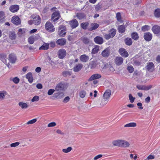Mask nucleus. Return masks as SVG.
<instances>
[{"label": "nucleus", "mask_w": 160, "mask_h": 160, "mask_svg": "<svg viewBox=\"0 0 160 160\" xmlns=\"http://www.w3.org/2000/svg\"><path fill=\"white\" fill-rule=\"evenodd\" d=\"M66 28L64 25H60L58 29V34L60 37H63L65 36L66 33Z\"/></svg>", "instance_id": "nucleus-1"}, {"label": "nucleus", "mask_w": 160, "mask_h": 160, "mask_svg": "<svg viewBox=\"0 0 160 160\" xmlns=\"http://www.w3.org/2000/svg\"><path fill=\"white\" fill-rule=\"evenodd\" d=\"M45 28L46 30L50 32H53L55 31L53 25L50 22H47L45 24Z\"/></svg>", "instance_id": "nucleus-2"}, {"label": "nucleus", "mask_w": 160, "mask_h": 160, "mask_svg": "<svg viewBox=\"0 0 160 160\" xmlns=\"http://www.w3.org/2000/svg\"><path fill=\"white\" fill-rule=\"evenodd\" d=\"M61 17V15L59 11H56L53 12L52 15L51 20L54 22H56Z\"/></svg>", "instance_id": "nucleus-3"}, {"label": "nucleus", "mask_w": 160, "mask_h": 160, "mask_svg": "<svg viewBox=\"0 0 160 160\" xmlns=\"http://www.w3.org/2000/svg\"><path fill=\"white\" fill-rule=\"evenodd\" d=\"M58 57L60 59H63L64 58L67 54V52L64 49H59L58 51Z\"/></svg>", "instance_id": "nucleus-4"}, {"label": "nucleus", "mask_w": 160, "mask_h": 160, "mask_svg": "<svg viewBox=\"0 0 160 160\" xmlns=\"http://www.w3.org/2000/svg\"><path fill=\"white\" fill-rule=\"evenodd\" d=\"M69 24L70 25L72 29H74L78 26L79 25L78 21L75 19H73L69 22Z\"/></svg>", "instance_id": "nucleus-5"}, {"label": "nucleus", "mask_w": 160, "mask_h": 160, "mask_svg": "<svg viewBox=\"0 0 160 160\" xmlns=\"http://www.w3.org/2000/svg\"><path fill=\"white\" fill-rule=\"evenodd\" d=\"M152 87V85H150L146 86L145 85H138L136 86L137 88L139 90L148 91Z\"/></svg>", "instance_id": "nucleus-6"}, {"label": "nucleus", "mask_w": 160, "mask_h": 160, "mask_svg": "<svg viewBox=\"0 0 160 160\" xmlns=\"http://www.w3.org/2000/svg\"><path fill=\"white\" fill-rule=\"evenodd\" d=\"M118 52L120 55L122 57L127 58L129 56V54L126 50L123 48H121L118 50Z\"/></svg>", "instance_id": "nucleus-7"}, {"label": "nucleus", "mask_w": 160, "mask_h": 160, "mask_svg": "<svg viewBox=\"0 0 160 160\" xmlns=\"http://www.w3.org/2000/svg\"><path fill=\"white\" fill-rule=\"evenodd\" d=\"M74 17H76L79 20H81L82 19H86L87 16L84 13L79 12L77 13L76 14V16H74Z\"/></svg>", "instance_id": "nucleus-8"}, {"label": "nucleus", "mask_w": 160, "mask_h": 160, "mask_svg": "<svg viewBox=\"0 0 160 160\" xmlns=\"http://www.w3.org/2000/svg\"><path fill=\"white\" fill-rule=\"evenodd\" d=\"M152 35L150 32H147L144 33L143 35V38L147 42L150 41L152 39Z\"/></svg>", "instance_id": "nucleus-9"}, {"label": "nucleus", "mask_w": 160, "mask_h": 160, "mask_svg": "<svg viewBox=\"0 0 160 160\" xmlns=\"http://www.w3.org/2000/svg\"><path fill=\"white\" fill-rule=\"evenodd\" d=\"M12 22L16 25H18L21 23V21L19 17L18 16H14L12 18Z\"/></svg>", "instance_id": "nucleus-10"}, {"label": "nucleus", "mask_w": 160, "mask_h": 160, "mask_svg": "<svg viewBox=\"0 0 160 160\" xmlns=\"http://www.w3.org/2000/svg\"><path fill=\"white\" fill-rule=\"evenodd\" d=\"M94 41L96 44H102L103 42V39L102 37L97 36L94 38Z\"/></svg>", "instance_id": "nucleus-11"}, {"label": "nucleus", "mask_w": 160, "mask_h": 160, "mask_svg": "<svg viewBox=\"0 0 160 160\" xmlns=\"http://www.w3.org/2000/svg\"><path fill=\"white\" fill-rule=\"evenodd\" d=\"M9 60L11 63H14L16 61V56L13 53L9 54L8 56Z\"/></svg>", "instance_id": "nucleus-12"}, {"label": "nucleus", "mask_w": 160, "mask_h": 160, "mask_svg": "<svg viewBox=\"0 0 160 160\" xmlns=\"http://www.w3.org/2000/svg\"><path fill=\"white\" fill-rule=\"evenodd\" d=\"M41 22V18L38 15H36V16L33 18V23L36 25H39L40 23Z\"/></svg>", "instance_id": "nucleus-13"}, {"label": "nucleus", "mask_w": 160, "mask_h": 160, "mask_svg": "<svg viewBox=\"0 0 160 160\" xmlns=\"http://www.w3.org/2000/svg\"><path fill=\"white\" fill-rule=\"evenodd\" d=\"M152 30L155 34H160V26L154 25L152 27Z\"/></svg>", "instance_id": "nucleus-14"}, {"label": "nucleus", "mask_w": 160, "mask_h": 160, "mask_svg": "<svg viewBox=\"0 0 160 160\" xmlns=\"http://www.w3.org/2000/svg\"><path fill=\"white\" fill-rule=\"evenodd\" d=\"M19 8V6L17 5H12L9 7V10L12 12H17Z\"/></svg>", "instance_id": "nucleus-15"}, {"label": "nucleus", "mask_w": 160, "mask_h": 160, "mask_svg": "<svg viewBox=\"0 0 160 160\" xmlns=\"http://www.w3.org/2000/svg\"><path fill=\"white\" fill-rule=\"evenodd\" d=\"M81 40L84 44L86 45L90 44L91 42V40L89 38L84 36L81 38Z\"/></svg>", "instance_id": "nucleus-16"}, {"label": "nucleus", "mask_w": 160, "mask_h": 160, "mask_svg": "<svg viewBox=\"0 0 160 160\" xmlns=\"http://www.w3.org/2000/svg\"><path fill=\"white\" fill-rule=\"evenodd\" d=\"M154 67L153 63L152 62H150L147 63L146 68L148 71L152 72L153 71Z\"/></svg>", "instance_id": "nucleus-17"}, {"label": "nucleus", "mask_w": 160, "mask_h": 160, "mask_svg": "<svg viewBox=\"0 0 160 160\" xmlns=\"http://www.w3.org/2000/svg\"><path fill=\"white\" fill-rule=\"evenodd\" d=\"M101 77V76L100 74L96 73L94 74L91 76L89 78L88 80V81L93 80L96 79H99Z\"/></svg>", "instance_id": "nucleus-18"}, {"label": "nucleus", "mask_w": 160, "mask_h": 160, "mask_svg": "<svg viewBox=\"0 0 160 160\" xmlns=\"http://www.w3.org/2000/svg\"><path fill=\"white\" fill-rule=\"evenodd\" d=\"M123 60V59L122 57H117L115 59V62L117 65H120L122 63Z\"/></svg>", "instance_id": "nucleus-19"}, {"label": "nucleus", "mask_w": 160, "mask_h": 160, "mask_svg": "<svg viewBox=\"0 0 160 160\" xmlns=\"http://www.w3.org/2000/svg\"><path fill=\"white\" fill-rule=\"evenodd\" d=\"M83 65L81 63H78L73 68V71L74 72H78L80 71L82 68Z\"/></svg>", "instance_id": "nucleus-20"}, {"label": "nucleus", "mask_w": 160, "mask_h": 160, "mask_svg": "<svg viewBox=\"0 0 160 160\" xmlns=\"http://www.w3.org/2000/svg\"><path fill=\"white\" fill-rule=\"evenodd\" d=\"M80 60L82 62H86L88 61L89 59V57L85 54H83L80 57Z\"/></svg>", "instance_id": "nucleus-21"}, {"label": "nucleus", "mask_w": 160, "mask_h": 160, "mask_svg": "<svg viewBox=\"0 0 160 160\" xmlns=\"http://www.w3.org/2000/svg\"><path fill=\"white\" fill-rule=\"evenodd\" d=\"M111 91L110 90H106L103 94V98L108 100L111 95Z\"/></svg>", "instance_id": "nucleus-22"}, {"label": "nucleus", "mask_w": 160, "mask_h": 160, "mask_svg": "<svg viewBox=\"0 0 160 160\" xmlns=\"http://www.w3.org/2000/svg\"><path fill=\"white\" fill-rule=\"evenodd\" d=\"M64 88V85L62 83H59L56 86L55 89L57 91H62Z\"/></svg>", "instance_id": "nucleus-23"}, {"label": "nucleus", "mask_w": 160, "mask_h": 160, "mask_svg": "<svg viewBox=\"0 0 160 160\" xmlns=\"http://www.w3.org/2000/svg\"><path fill=\"white\" fill-rule=\"evenodd\" d=\"M98 64V62L96 60L93 61L89 63V67L90 68L93 69L95 68Z\"/></svg>", "instance_id": "nucleus-24"}, {"label": "nucleus", "mask_w": 160, "mask_h": 160, "mask_svg": "<svg viewBox=\"0 0 160 160\" xmlns=\"http://www.w3.org/2000/svg\"><path fill=\"white\" fill-rule=\"evenodd\" d=\"M66 42V40L64 38H61L58 40L56 41L57 43L59 45L63 46Z\"/></svg>", "instance_id": "nucleus-25"}, {"label": "nucleus", "mask_w": 160, "mask_h": 160, "mask_svg": "<svg viewBox=\"0 0 160 160\" xmlns=\"http://www.w3.org/2000/svg\"><path fill=\"white\" fill-rule=\"evenodd\" d=\"M64 96V93L63 92H58L54 94V97L57 99H61Z\"/></svg>", "instance_id": "nucleus-26"}, {"label": "nucleus", "mask_w": 160, "mask_h": 160, "mask_svg": "<svg viewBox=\"0 0 160 160\" xmlns=\"http://www.w3.org/2000/svg\"><path fill=\"white\" fill-rule=\"evenodd\" d=\"M109 50L108 48L104 49L102 52V55L104 57H107L109 55Z\"/></svg>", "instance_id": "nucleus-27"}, {"label": "nucleus", "mask_w": 160, "mask_h": 160, "mask_svg": "<svg viewBox=\"0 0 160 160\" xmlns=\"http://www.w3.org/2000/svg\"><path fill=\"white\" fill-rule=\"evenodd\" d=\"M91 27L89 28V31H92L97 29L99 26V25L97 23H92L91 24Z\"/></svg>", "instance_id": "nucleus-28"}, {"label": "nucleus", "mask_w": 160, "mask_h": 160, "mask_svg": "<svg viewBox=\"0 0 160 160\" xmlns=\"http://www.w3.org/2000/svg\"><path fill=\"white\" fill-rule=\"evenodd\" d=\"M26 78L28 80V81L30 83H31L33 81V78L32 74L31 72H30L28 73L26 76Z\"/></svg>", "instance_id": "nucleus-29"}, {"label": "nucleus", "mask_w": 160, "mask_h": 160, "mask_svg": "<svg viewBox=\"0 0 160 160\" xmlns=\"http://www.w3.org/2000/svg\"><path fill=\"white\" fill-rule=\"evenodd\" d=\"M121 143V147L127 148L129 147L130 144L128 141L122 140Z\"/></svg>", "instance_id": "nucleus-30"}, {"label": "nucleus", "mask_w": 160, "mask_h": 160, "mask_svg": "<svg viewBox=\"0 0 160 160\" xmlns=\"http://www.w3.org/2000/svg\"><path fill=\"white\" fill-rule=\"evenodd\" d=\"M122 140H117L112 142V144L114 146L121 147Z\"/></svg>", "instance_id": "nucleus-31"}, {"label": "nucleus", "mask_w": 160, "mask_h": 160, "mask_svg": "<svg viewBox=\"0 0 160 160\" xmlns=\"http://www.w3.org/2000/svg\"><path fill=\"white\" fill-rule=\"evenodd\" d=\"M99 51V46L98 45H95L94 48H93L92 50L91 53L92 54H94L97 53Z\"/></svg>", "instance_id": "nucleus-32"}, {"label": "nucleus", "mask_w": 160, "mask_h": 160, "mask_svg": "<svg viewBox=\"0 0 160 160\" xmlns=\"http://www.w3.org/2000/svg\"><path fill=\"white\" fill-rule=\"evenodd\" d=\"M118 30L120 33H123L125 31V27L122 25H120L118 27Z\"/></svg>", "instance_id": "nucleus-33"}, {"label": "nucleus", "mask_w": 160, "mask_h": 160, "mask_svg": "<svg viewBox=\"0 0 160 160\" xmlns=\"http://www.w3.org/2000/svg\"><path fill=\"white\" fill-rule=\"evenodd\" d=\"M89 25V23L88 22H82L80 24L81 27L84 30H86Z\"/></svg>", "instance_id": "nucleus-34"}, {"label": "nucleus", "mask_w": 160, "mask_h": 160, "mask_svg": "<svg viewBox=\"0 0 160 160\" xmlns=\"http://www.w3.org/2000/svg\"><path fill=\"white\" fill-rule=\"evenodd\" d=\"M125 42L128 46H130L132 44V41L131 38H127L125 39Z\"/></svg>", "instance_id": "nucleus-35"}, {"label": "nucleus", "mask_w": 160, "mask_h": 160, "mask_svg": "<svg viewBox=\"0 0 160 160\" xmlns=\"http://www.w3.org/2000/svg\"><path fill=\"white\" fill-rule=\"evenodd\" d=\"M154 14L156 17L157 18H160V9L158 8L155 9Z\"/></svg>", "instance_id": "nucleus-36"}, {"label": "nucleus", "mask_w": 160, "mask_h": 160, "mask_svg": "<svg viewBox=\"0 0 160 160\" xmlns=\"http://www.w3.org/2000/svg\"><path fill=\"white\" fill-rule=\"evenodd\" d=\"M18 105L22 109L27 108L28 107V104L25 102H20L18 103Z\"/></svg>", "instance_id": "nucleus-37"}, {"label": "nucleus", "mask_w": 160, "mask_h": 160, "mask_svg": "<svg viewBox=\"0 0 160 160\" xmlns=\"http://www.w3.org/2000/svg\"><path fill=\"white\" fill-rule=\"evenodd\" d=\"M10 80L11 81H12L15 84L18 83L20 81L19 79L17 77H15L14 78H10Z\"/></svg>", "instance_id": "nucleus-38"}, {"label": "nucleus", "mask_w": 160, "mask_h": 160, "mask_svg": "<svg viewBox=\"0 0 160 160\" xmlns=\"http://www.w3.org/2000/svg\"><path fill=\"white\" fill-rule=\"evenodd\" d=\"M108 101V100L102 97V98L101 100V103L100 104V106L102 107L104 106L107 103Z\"/></svg>", "instance_id": "nucleus-39"}, {"label": "nucleus", "mask_w": 160, "mask_h": 160, "mask_svg": "<svg viewBox=\"0 0 160 160\" xmlns=\"http://www.w3.org/2000/svg\"><path fill=\"white\" fill-rule=\"evenodd\" d=\"M62 74L64 77H66L68 76H71L72 74V72L69 71H66L63 72Z\"/></svg>", "instance_id": "nucleus-40"}, {"label": "nucleus", "mask_w": 160, "mask_h": 160, "mask_svg": "<svg viewBox=\"0 0 160 160\" xmlns=\"http://www.w3.org/2000/svg\"><path fill=\"white\" fill-rule=\"evenodd\" d=\"M49 48V44L47 43H45L43 45L40 47L39 48V50H47Z\"/></svg>", "instance_id": "nucleus-41"}, {"label": "nucleus", "mask_w": 160, "mask_h": 160, "mask_svg": "<svg viewBox=\"0 0 160 160\" xmlns=\"http://www.w3.org/2000/svg\"><path fill=\"white\" fill-rule=\"evenodd\" d=\"M10 38L12 40H14L16 38V35L14 32H10L9 34Z\"/></svg>", "instance_id": "nucleus-42"}, {"label": "nucleus", "mask_w": 160, "mask_h": 160, "mask_svg": "<svg viewBox=\"0 0 160 160\" xmlns=\"http://www.w3.org/2000/svg\"><path fill=\"white\" fill-rule=\"evenodd\" d=\"M137 124L135 122H130V123L127 124L124 126L125 127H135L136 126Z\"/></svg>", "instance_id": "nucleus-43"}, {"label": "nucleus", "mask_w": 160, "mask_h": 160, "mask_svg": "<svg viewBox=\"0 0 160 160\" xmlns=\"http://www.w3.org/2000/svg\"><path fill=\"white\" fill-rule=\"evenodd\" d=\"M116 30L115 29H111L109 32V34L112 38L114 37L115 35Z\"/></svg>", "instance_id": "nucleus-44"}, {"label": "nucleus", "mask_w": 160, "mask_h": 160, "mask_svg": "<svg viewBox=\"0 0 160 160\" xmlns=\"http://www.w3.org/2000/svg\"><path fill=\"white\" fill-rule=\"evenodd\" d=\"M131 37L132 39L136 40H138L139 38L138 35L136 32H133L131 34Z\"/></svg>", "instance_id": "nucleus-45"}, {"label": "nucleus", "mask_w": 160, "mask_h": 160, "mask_svg": "<svg viewBox=\"0 0 160 160\" xmlns=\"http://www.w3.org/2000/svg\"><path fill=\"white\" fill-rule=\"evenodd\" d=\"M150 28V27L148 25H146L142 26L141 28V30L143 32H145L148 30Z\"/></svg>", "instance_id": "nucleus-46"}, {"label": "nucleus", "mask_w": 160, "mask_h": 160, "mask_svg": "<svg viewBox=\"0 0 160 160\" xmlns=\"http://www.w3.org/2000/svg\"><path fill=\"white\" fill-rule=\"evenodd\" d=\"M34 38L33 37H30L28 38V42L29 44H32L34 42Z\"/></svg>", "instance_id": "nucleus-47"}, {"label": "nucleus", "mask_w": 160, "mask_h": 160, "mask_svg": "<svg viewBox=\"0 0 160 160\" xmlns=\"http://www.w3.org/2000/svg\"><path fill=\"white\" fill-rule=\"evenodd\" d=\"M72 148L71 147H68L67 148L63 149H62V152L65 153H68L70 152L72 150Z\"/></svg>", "instance_id": "nucleus-48"}, {"label": "nucleus", "mask_w": 160, "mask_h": 160, "mask_svg": "<svg viewBox=\"0 0 160 160\" xmlns=\"http://www.w3.org/2000/svg\"><path fill=\"white\" fill-rule=\"evenodd\" d=\"M127 70L130 73H132L134 71V68L133 67L130 65L127 67Z\"/></svg>", "instance_id": "nucleus-49"}, {"label": "nucleus", "mask_w": 160, "mask_h": 160, "mask_svg": "<svg viewBox=\"0 0 160 160\" xmlns=\"http://www.w3.org/2000/svg\"><path fill=\"white\" fill-rule=\"evenodd\" d=\"M116 17L118 21L119 22L122 21L121 17L120 12H118L117 13Z\"/></svg>", "instance_id": "nucleus-50"}, {"label": "nucleus", "mask_w": 160, "mask_h": 160, "mask_svg": "<svg viewBox=\"0 0 160 160\" xmlns=\"http://www.w3.org/2000/svg\"><path fill=\"white\" fill-rule=\"evenodd\" d=\"M0 57L1 58H2V57H3L4 58L1 59L2 61L4 63L6 62V58L7 57V55L4 54H0Z\"/></svg>", "instance_id": "nucleus-51"}, {"label": "nucleus", "mask_w": 160, "mask_h": 160, "mask_svg": "<svg viewBox=\"0 0 160 160\" xmlns=\"http://www.w3.org/2000/svg\"><path fill=\"white\" fill-rule=\"evenodd\" d=\"M86 94V92L85 91H82L80 92L79 96L81 98H83L85 97Z\"/></svg>", "instance_id": "nucleus-52"}, {"label": "nucleus", "mask_w": 160, "mask_h": 160, "mask_svg": "<svg viewBox=\"0 0 160 160\" xmlns=\"http://www.w3.org/2000/svg\"><path fill=\"white\" fill-rule=\"evenodd\" d=\"M37 121V119L36 118L33 119L32 120H31L27 122L26 124H32L35 123Z\"/></svg>", "instance_id": "nucleus-53"}, {"label": "nucleus", "mask_w": 160, "mask_h": 160, "mask_svg": "<svg viewBox=\"0 0 160 160\" xmlns=\"http://www.w3.org/2000/svg\"><path fill=\"white\" fill-rule=\"evenodd\" d=\"M129 99L130 102L133 103L134 102L135 99V98H133L131 94H129Z\"/></svg>", "instance_id": "nucleus-54"}, {"label": "nucleus", "mask_w": 160, "mask_h": 160, "mask_svg": "<svg viewBox=\"0 0 160 160\" xmlns=\"http://www.w3.org/2000/svg\"><path fill=\"white\" fill-rule=\"evenodd\" d=\"M20 143L18 142H15L10 144V146L11 147H15L19 145Z\"/></svg>", "instance_id": "nucleus-55"}, {"label": "nucleus", "mask_w": 160, "mask_h": 160, "mask_svg": "<svg viewBox=\"0 0 160 160\" xmlns=\"http://www.w3.org/2000/svg\"><path fill=\"white\" fill-rule=\"evenodd\" d=\"M39 99V97L38 96H35L32 99L31 101L32 102L38 101Z\"/></svg>", "instance_id": "nucleus-56"}, {"label": "nucleus", "mask_w": 160, "mask_h": 160, "mask_svg": "<svg viewBox=\"0 0 160 160\" xmlns=\"http://www.w3.org/2000/svg\"><path fill=\"white\" fill-rule=\"evenodd\" d=\"M5 97V93L4 92H2L0 91V100H3Z\"/></svg>", "instance_id": "nucleus-57"}, {"label": "nucleus", "mask_w": 160, "mask_h": 160, "mask_svg": "<svg viewBox=\"0 0 160 160\" xmlns=\"http://www.w3.org/2000/svg\"><path fill=\"white\" fill-rule=\"evenodd\" d=\"M56 123L54 122H52L49 123L48 125V127H53L56 126Z\"/></svg>", "instance_id": "nucleus-58"}, {"label": "nucleus", "mask_w": 160, "mask_h": 160, "mask_svg": "<svg viewBox=\"0 0 160 160\" xmlns=\"http://www.w3.org/2000/svg\"><path fill=\"white\" fill-rule=\"evenodd\" d=\"M54 89H49L48 92V94L49 95H52L54 92Z\"/></svg>", "instance_id": "nucleus-59"}, {"label": "nucleus", "mask_w": 160, "mask_h": 160, "mask_svg": "<svg viewBox=\"0 0 160 160\" xmlns=\"http://www.w3.org/2000/svg\"><path fill=\"white\" fill-rule=\"evenodd\" d=\"M141 64V62L137 60H135L133 62V65L136 66H139Z\"/></svg>", "instance_id": "nucleus-60"}, {"label": "nucleus", "mask_w": 160, "mask_h": 160, "mask_svg": "<svg viewBox=\"0 0 160 160\" xmlns=\"http://www.w3.org/2000/svg\"><path fill=\"white\" fill-rule=\"evenodd\" d=\"M4 15V12L2 11H0V21L3 18V16Z\"/></svg>", "instance_id": "nucleus-61"}, {"label": "nucleus", "mask_w": 160, "mask_h": 160, "mask_svg": "<svg viewBox=\"0 0 160 160\" xmlns=\"http://www.w3.org/2000/svg\"><path fill=\"white\" fill-rule=\"evenodd\" d=\"M104 37L107 40H108L110 38H112L109 33L105 34L104 35Z\"/></svg>", "instance_id": "nucleus-62"}, {"label": "nucleus", "mask_w": 160, "mask_h": 160, "mask_svg": "<svg viewBox=\"0 0 160 160\" xmlns=\"http://www.w3.org/2000/svg\"><path fill=\"white\" fill-rule=\"evenodd\" d=\"M69 97L68 96H67L65 98L63 99V102L64 103H67L69 101Z\"/></svg>", "instance_id": "nucleus-63"}, {"label": "nucleus", "mask_w": 160, "mask_h": 160, "mask_svg": "<svg viewBox=\"0 0 160 160\" xmlns=\"http://www.w3.org/2000/svg\"><path fill=\"white\" fill-rule=\"evenodd\" d=\"M102 156V154H99L98 155L96 156L94 158V160H97L98 159L101 158Z\"/></svg>", "instance_id": "nucleus-64"}]
</instances>
